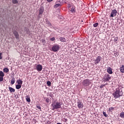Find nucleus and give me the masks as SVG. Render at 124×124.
<instances>
[{"label":"nucleus","instance_id":"1","mask_svg":"<svg viewBox=\"0 0 124 124\" xmlns=\"http://www.w3.org/2000/svg\"><path fill=\"white\" fill-rule=\"evenodd\" d=\"M62 104L61 102H57V101H53L51 105L52 107V110H56V109H61Z\"/></svg>","mask_w":124,"mask_h":124},{"label":"nucleus","instance_id":"2","mask_svg":"<svg viewBox=\"0 0 124 124\" xmlns=\"http://www.w3.org/2000/svg\"><path fill=\"white\" fill-rule=\"evenodd\" d=\"M124 94V93H123V90L121 88H118L116 89V91L112 93V95H113L115 98H119L120 96H122Z\"/></svg>","mask_w":124,"mask_h":124},{"label":"nucleus","instance_id":"3","mask_svg":"<svg viewBox=\"0 0 124 124\" xmlns=\"http://www.w3.org/2000/svg\"><path fill=\"white\" fill-rule=\"evenodd\" d=\"M55 4H56L54 6V8H58V7H60L63 4V1H62V0H58L56 1Z\"/></svg>","mask_w":124,"mask_h":124},{"label":"nucleus","instance_id":"4","mask_svg":"<svg viewBox=\"0 0 124 124\" xmlns=\"http://www.w3.org/2000/svg\"><path fill=\"white\" fill-rule=\"evenodd\" d=\"M82 85L84 87H88V86H90V85H91V80L89 79H84L82 81Z\"/></svg>","mask_w":124,"mask_h":124},{"label":"nucleus","instance_id":"5","mask_svg":"<svg viewBox=\"0 0 124 124\" xmlns=\"http://www.w3.org/2000/svg\"><path fill=\"white\" fill-rule=\"evenodd\" d=\"M60 50V45H54L52 47V52H58Z\"/></svg>","mask_w":124,"mask_h":124},{"label":"nucleus","instance_id":"6","mask_svg":"<svg viewBox=\"0 0 124 124\" xmlns=\"http://www.w3.org/2000/svg\"><path fill=\"white\" fill-rule=\"evenodd\" d=\"M42 65L36 64L34 69H36V71H38L39 72H40V71L42 70Z\"/></svg>","mask_w":124,"mask_h":124},{"label":"nucleus","instance_id":"7","mask_svg":"<svg viewBox=\"0 0 124 124\" xmlns=\"http://www.w3.org/2000/svg\"><path fill=\"white\" fill-rule=\"evenodd\" d=\"M117 10L114 9L113 10H111V13L110 16V17H115V16H116V15H117Z\"/></svg>","mask_w":124,"mask_h":124},{"label":"nucleus","instance_id":"8","mask_svg":"<svg viewBox=\"0 0 124 124\" xmlns=\"http://www.w3.org/2000/svg\"><path fill=\"white\" fill-rule=\"evenodd\" d=\"M69 12H71L72 13L75 12V7L74 6H70L69 7Z\"/></svg>","mask_w":124,"mask_h":124},{"label":"nucleus","instance_id":"9","mask_svg":"<svg viewBox=\"0 0 124 124\" xmlns=\"http://www.w3.org/2000/svg\"><path fill=\"white\" fill-rule=\"evenodd\" d=\"M104 79L105 81H110V80H111V77H110V75L108 74H106Z\"/></svg>","mask_w":124,"mask_h":124},{"label":"nucleus","instance_id":"10","mask_svg":"<svg viewBox=\"0 0 124 124\" xmlns=\"http://www.w3.org/2000/svg\"><path fill=\"white\" fill-rule=\"evenodd\" d=\"M78 107L79 109H82V108L84 107V105L83 104V103L81 102H78Z\"/></svg>","mask_w":124,"mask_h":124},{"label":"nucleus","instance_id":"11","mask_svg":"<svg viewBox=\"0 0 124 124\" xmlns=\"http://www.w3.org/2000/svg\"><path fill=\"white\" fill-rule=\"evenodd\" d=\"M102 58L100 56H98L97 59L95 60V64H97V63H99L100 61H101Z\"/></svg>","mask_w":124,"mask_h":124},{"label":"nucleus","instance_id":"12","mask_svg":"<svg viewBox=\"0 0 124 124\" xmlns=\"http://www.w3.org/2000/svg\"><path fill=\"white\" fill-rule=\"evenodd\" d=\"M43 12H44V8L43 7H41L39 9V15H41L43 14Z\"/></svg>","mask_w":124,"mask_h":124},{"label":"nucleus","instance_id":"13","mask_svg":"<svg viewBox=\"0 0 124 124\" xmlns=\"http://www.w3.org/2000/svg\"><path fill=\"white\" fill-rule=\"evenodd\" d=\"M13 33L16 37V38L18 39L19 38V34L17 31H15L13 32Z\"/></svg>","mask_w":124,"mask_h":124},{"label":"nucleus","instance_id":"14","mask_svg":"<svg viewBox=\"0 0 124 124\" xmlns=\"http://www.w3.org/2000/svg\"><path fill=\"white\" fill-rule=\"evenodd\" d=\"M107 71L108 74H112L113 73V72L112 71V68H111V67H108L107 69Z\"/></svg>","mask_w":124,"mask_h":124},{"label":"nucleus","instance_id":"15","mask_svg":"<svg viewBox=\"0 0 124 124\" xmlns=\"http://www.w3.org/2000/svg\"><path fill=\"white\" fill-rule=\"evenodd\" d=\"M9 90L10 93H15V89H14L12 87H9Z\"/></svg>","mask_w":124,"mask_h":124},{"label":"nucleus","instance_id":"16","mask_svg":"<svg viewBox=\"0 0 124 124\" xmlns=\"http://www.w3.org/2000/svg\"><path fill=\"white\" fill-rule=\"evenodd\" d=\"M120 69L122 73H124V65H122Z\"/></svg>","mask_w":124,"mask_h":124},{"label":"nucleus","instance_id":"17","mask_svg":"<svg viewBox=\"0 0 124 124\" xmlns=\"http://www.w3.org/2000/svg\"><path fill=\"white\" fill-rule=\"evenodd\" d=\"M59 39L61 42H65L66 41V40L64 37H60Z\"/></svg>","mask_w":124,"mask_h":124},{"label":"nucleus","instance_id":"18","mask_svg":"<svg viewBox=\"0 0 124 124\" xmlns=\"http://www.w3.org/2000/svg\"><path fill=\"white\" fill-rule=\"evenodd\" d=\"M16 82L18 85H21L23 84V81H22L21 79H18Z\"/></svg>","mask_w":124,"mask_h":124},{"label":"nucleus","instance_id":"19","mask_svg":"<svg viewBox=\"0 0 124 124\" xmlns=\"http://www.w3.org/2000/svg\"><path fill=\"white\" fill-rule=\"evenodd\" d=\"M16 90H20V89H21V88H22V85H20V84H17L16 86Z\"/></svg>","mask_w":124,"mask_h":124},{"label":"nucleus","instance_id":"20","mask_svg":"<svg viewBox=\"0 0 124 124\" xmlns=\"http://www.w3.org/2000/svg\"><path fill=\"white\" fill-rule=\"evenodd\" d=\"M120 117L121 119H124V112L123 111L120 114Z\"/></svg>","mask_w":124,"mask_h":124},{"label":"nucleus","instance_id":"21","mask_svg":"<svg viewBox=\"0 0 124 124\" xmlns=\"http://www.w3.org/2000/svg\"><path fill=\"white\" fill-rule=\"evenodd\" d=\"M46 24L48 25V26H49V27H50V28H52V27H53V26H52V24H51V22L50 21H49L48 20L46 21Z\"/></svg>","mask_w":124,"mask_h":124},{"label":"nucleus","instance_id":"22","mask_svg":"<svg viewBox=\"0 0 124 124\" xmlns=\"http://www.w3.org/2000/svg\"><path fill=\"white\" fill-rule=\"evenodd\" d=\"M3 72H4L5 73H7L9 72V69H8V68H5L3 69Z\"/></svg>","mask_w":124,"mask_h":124},{"label":"nucleus","instance_id":"23","mask_svg":"<svg viewBox=\"0 0 124 124\" xmlns=\"http://www.w3.org/2000/svg\"><path fill=\"white\" fill-rule=\"evenodd\" d=\"M12 1L14 4H16L19 2V1H17V0H12Z\"/></svg>","mask_w":124,"mask_h":124},{"label":"nucleus","instance_id":"24","mask_svg":"<svg viewBox=\"0 0 124 124\" xmlns=\"http://www.w3.org/2000/svg\"><path fill=\"white\" fill-rule=\"evenodd\" d=\"M0 77H4V73L1 71H0Z\"/></svg>","mask_w":124,"mask_h":124},{"label":"nucleus","instance_id":"25","mask_svg":"<svg viewBox=\"0 0 124 124\" xmlns=\"http://www.w3.org/2000/svg\"><path fill=\"white\" fill-rule=\"evenodd\" d=\"M26 99L27 102H31V99L30 98V97H29V96H27L26 97Z\"/></svg>","mask_w":124,"mask_h":124},{"label":"nucleus","instance_id":"26","mask_svg":"<svg viewBox=\"0 0 124 124\" xmlns=\"http://www.w3.org/2000/svg\"><path fill=\"white\" fill-rule=\"evenodd\" d=\"M11 84H12V85L14 84V83H15V78H13L12 79V80H11Z\"/></svg>","mask_w":124,"mask_h":124},{"label":"nucleus","instance_id":"27","mask_svg":"<svg viewBox=\"0 0 124 124\" xmlns=\"http://www.w3.org/2000/svg\"><path fill=\"white\" fill-rule=\"evenodd\" d=\"M46 84H47V86H48V87H50V86H51V83L50 82V81H47Z\"/></svg>","mask_w":124,"mask_h":124},{"label":"nucleus","instance_id":"28","mask_svg":"<svg viewBox=\"0 0 124 124\" xmlns=\"http://www.w3.org/2000/svg\"><path fill=\"white\" fill-rule=\"evenodd\" d=\"M93 26L94 28H96L98 26V23H94Z\"/></svg>","mask_w":124,"mask_h":124},{"label":"nucleus","instance_id":"29","mask_svg":"<svg viewBox=\"0 0 124 124\" xmlns=\"http://www.w3.org/2000/svg\"><path fill=\"white\" fill-rule=\"evenodd\" d=\"M103 114L104 116L105 117H106V118H107V117H108V115H107V114H106V112L103 111Z\"/></svg>","mask_w":124,"mask_h":124},{"label":"nucleus","instance_id":"30","mask_svg":"<svg viewBox=\"0 0 124 124\" xmlns=\"http://www.w3.org/2000/svg\"><path fill=\"white\" fill-rule=\"evenodd\" d=\"M3 81V77H0V82Z\"/></svg>","mask_w":124,"mask_h":124},{"label":"nucleus","instance_id":"31","mask_svg":"<svg viewBox=\"0 0 124 124\" xmlns=\"http://www.w3.org/2000/svg\"><path fill=\"white\" fill-rule=\"evenodd\" d=\"M42 43H43L44 44H45V43H46V41H45V39H42Z\"/></svg>","mask_w":124,"mask_h":124},{"label":"nucleus","instance_id":"32","mask_svg":"<svg viewBox=\"0 0 124 124\" xmlns=\"http://www.w3.org/2000/svg\"><path fill=\"white\" fill-rule=\"evenodd\" d=\"M2 55V53H0V60L2 59V56H1Z\"/></svg>","mask_w":124,"mask_h":124},{"label":"nucleus","instance_id":"33","mask_svg":"<svg viewBox=\"0 0 124 124\" xmlns=\"http://www.w3.org/2000/svg\"><path fill=\"white\" fill-rule=\"evenodd\" d=\"M112 110H114V108L113 107H110L109 108V110L111 111Z\"/></svg>","mask_w":124,"mask_h":124},{"label":"nucleus","instance_id":"34","mask_svg":"<svg viewBox=\"0 0 124 124\" xmlns=\"http://www.w3.org/2000/svg\"><path fill=\"white\" fill-rule=\"evenodd\" d=\"M46 101L47 102V103H49V99L48 98H46Z\"/></svg>","mask_w":124,"mask_h":124},{"label":"nucleus","instance_id":"35","mask_svg":"<svg viewBox=\"0 0 124 124\" xmlns=\"http://www.w3.org/2000/svg\"><path fill=\"white\" fill-rule=\"evenodd\" d=\"M50 40L51 41H54V40H55V37H52V38H51V39H50Z\"/></svg>","mask_w":124,"mask_h":124},{"label":"nucleus","instance_id":"36","mask_svg":"<svg viewBox=\"0 0 124 124\" xmlns=\"http://www.w3.org/2000/svg\"><path fill=\"white\" fill-rule=\"evenodd\" d=\"M118 38L117 37H115V38H114V41H115V42L118 41Z\"/></svg>","mask_w":124,"mask_h":124},{"label":"nucleus","instance_id":"37","mask_svg":"<svg viewBox=\"0 0 124 124\" xmlns=\"http://www.w3.org/2000/svg\"><path fill=\"white\" fill-rule=\"evenodd\" d=\"M61 1H63V3H66V0H61Z\"/></svg>","mask_w":124,"mask_h":124},{"label":"nucleus","instance_id":"38","mask_svg":"<svg viewBox=\"0 0 124 124\" xmlns=\"http://www.w3.org/2000/svg\"><path fill=\"white\" fill-rule=\"evenodd\" d=\"M54 0H47V2H52Z\"/></svg>","mask_w":124,"mask_h":124},{"label":"nucleus","instance_id":"39","mask_svg":"<svg viewBox=\"0 0 124 124\" xmlns=\"http://www.w3.org/2000/svg\"><path fill=\"white\" fill-rule=\"evenodd\" d=\"M37 108L38 109H41V107L40 106H38Z\"/></svg>","mask_w":124,"mask_h":124},{"label":"nucleus","instance_id":"40","mask_svg":"<svg viewBox=\"0 0 124 124\" xmlns=\"http://www.w3.org/2000/svg\"><path fill=\"white\" fill-rule=\"evenodd\" d=\"M114 56L115 57H117V53H114Z\"/></svg>","mask_w":124,"mask_h":124},{"label":"nucleus","instance_id":"41","mask_svg":"<svg viewBox=\"0 0 124 124\" xmlns=\"http://www.w3.org/2000/svg\"><path fill=\"white\" fill-rule=\"evenodd\" d=\"M101 89H102V86H100Z\"/></svg>","mask_w":124,"mask_h":124},{"label":"nucleus","instance_id":"42","mask_svg":"<svg viewBox=\"0 0 124 124\" xmlns=\"http://www.w3.org/2000/svg\"><path fill=\"white\" fill-rule=\"evenodd\" d=\"M58 3H60V2H58Z\"/></svg>","mask_w":124,"mask_h":124}]
</instances>
